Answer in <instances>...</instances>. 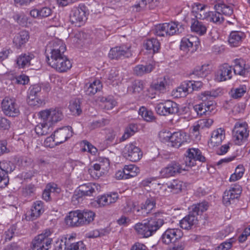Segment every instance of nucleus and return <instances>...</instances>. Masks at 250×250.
Returning <instances> with one entry per match:
<instances>
[{"label":"nucleus","instance_id":"c756f323","mask_svg":"<svg viewBox=\"0 0 250 250\" xmlns=\"http://www.w3.org/2000/svg\"><path fill=\"white\" fill-rule=\"evenodd\" d=\"M168 81V79L166 77L159 78L151 83L150 88L152 90L164 93L166 91Z\"/></svg>","mask_w":250,"mask_h":250},{"label":"nucleus","instance_id":"c03bdc74","mask_svg":"<svg viewBox=\"0 0 250 250\" xmlns=\"http://www.w3.org/2000/svg\"><path fill=\"white\" fill-rule=\"evenodd\" d=\"M108 79L113 85H118L123 80L121 76L119 75L118 70L115 68H112L109 71Z\"/></svg>","mask_w":250,"mask_h":250},{"label":"nucleus","instance_id":"7ed1b4c3","mask_svg":"<svg viewBox=\"0 0 250 250\" xmlns=\"http://www.w3.org/2000/svg\"><path fill=\"white\" fill-rule=\"evenodd\" d=\"M66 46L63 42L58 39H55L50 41L46 47L47 62H50L64 56Z\"/></svg>","mask_w":250,"mask_h":250},{"label":"nucleus","instance_id":"052dcab7","mask_svg":"<svg viewBox=\"0 0 250 250\" xmlns=\"http://www.w3.org/2000/svg\"><path fill=\"white\" fill-rule=\"evenodd\" d=\"M69 243L66 238H62L56 242L55 250H68Z\"/></svg>","mask_w":250,"mask_h":250},{"label":"nucleus","instance_id":"a878e982","mask_svg":"<svg viewBox=\"0 0 250 250\" xmlns=\"http://www.w3.org/2000/svg\"><path fill=\"white\" fill-rule=\"evenodd\" d=\"M186 187L185 184L181 181L175 179L171 182L164 184L160 188L161 190H166L167 188L170 189L174 193L180 192Z\"/></svg>","mask_w":250,"mask_h":250},{"label":"nucleus","instance_id":"72a5a7b5","mask_svg":"<svg viewBox=\"0 0 250 250\" xmlns=\"http://www.w3.org/2000/svg\"><path fill=\"white\" fill-rule=\"evenodd\" d=\"M187 137L185 132H175L172 133L170 143L172 146L178 147L187 141Z\"/></svg>","mask_w":250,"mask_h":250},{"label":"nucleus","instance_id":"5701e85b","mask_svg":"<svg viewBox=\"0 0 250 250\" xmlns=\"http://www.w3.org/2000/svg\"><path fill=\"white\" fill-rule=\"evenodd\" d=\"M102 87V84L99 80L92 79L85 84L84 91L87 95H93L100 91Z\"/></svg>","mask_w":250,"mask_h":250},{"label":"nucleus","instance_id":"338daca9","mask_svg":"<svg viewBox=\"0 0 250 250\" xmlns=\"http://www.w3.org/2000/svg\"><path fill=\"white\" fill-rule=\"evenodd\" d=\"M56 139L54 136H52L47 137L44 142V145L45 147L53 148L55 146L59 144L55 141Z\"/></svg>","mask_w":250,"mask_h":250},{"label":"nucleus","instance_id":"4c0bfd02","mask_svg":"<svg viewBox=\"0 0 250 250\" xmlns=\"http://www.w3.org/2000/svg\"><path fill=\"white\" fill-rule=\"evenodd\" d=\"M80 216L82 223V226H85L92 222L95 217V213L91 210H80Z\"/></svg>","mask_w":250,"mask_h":250},{"label":"nucleus","instance_id":"9d476101","mask_svg":"<svg viewBox=\"0 0 250 250\" xmlns=\"http://www.w3.org/2000/svg\"><path fill=\"white\" fill-rule=\"evenodd\" d=\"M125 158L131 162H138L143 156L141 149L133 143L127 144L123 150Z\"/></svg>","mask_w":250,"mask_h":250},{"label":"nucleus","instance_id":"393cba45","mask_svg":"<svg viewBox=\"0 0 250 250\" xmlns=\"http://www.w3.org/2000/svg\"><path fill=\"white\" fill-rule=\"evenodd\" d=\"M70 126H65L60 128L54 132V137H55L57 143L59 144L65 142L68 138L72 135Z\"/></svg>","mask_w":250,"mask_h":250},{"label":"nucleus","instance_id":"864d4df0","mask_svg":"<svg viewBox=\"0 0 250 250\" xmlns=\"http://www.w3.org/2000/svg\"><path fill=\"white\" fill-rule=\"evenodd\" d=\"M69 108L70 111L73 115H79L82 112L80 107V101L78 99H75L71 101Z\"/></svg>","mask_w":250,"mask_h":250},{"label":"nucleus","instance_id":"37998d69","mask_svg":"<svg viewBox=\"0 0 250 250\" xmlns=\"http://www.w3.org/2000/svg\"><path fill=\"white\" fill-rule=\"evenodd\" d=\"M154 68L153 65L151 64L146 65L139 64L134 67V72L137 76H141L151 72L154 69Z\"/></svg>","mask_w":250,"mask_h":250},{"label":"nucleus","instance_id":"6e6552de","mask_svg":"<svg viewBox=\"0 0 250 250\" xmlns=\"http://www.w3.org/2000/svg\"><path fill=\"white\" fill-rule=\"evenodd\" d=\"M155 111L160 115L167 116L178 112L177 104L170 100H164L157 103L155 106Z\"/></svg>","mask_w":250,"mask_h":250},{"label":"nucleus","instance_id":"e433bc0d","mask_svg":"<svg viewBox=\"0 0 250 250\" xmlns=\"http://www.w3.org/2000/svg\"><path fill=\"white\" fill-rule=\"evenodd\" d=\"M190 28L192 32L199 36H202L206 33L207 26L202 21L197 20H193L192 21Z\"/></svg>","mask_w":250,"mask_h":250},{"label":"nucleus","instance_id":"a19ab883","mask_svg":"<svg viewBox=\"0 0 250 250\" xmlns=\"http://www.w3.org/2000/svg\"><path fill=\"white\" fill-rule=\"evenodd\" d=\"M165 23L167 35L171 36L182 32L183 27L181 24L175 22Z\"/></svg>","mask_w":250,"mask_h":250},{"label":"nucleus","instance_id":"cd10ccee","mask_svg":"<svg viewBox=\"0 0 250 250\" xmlns=\"http://www.w3.org/2000/svg\"><path fill=\"white\" fill-rule=\"evenodd\" d=\"M100 186L97 184L88 183L81 185L79 187V191L81 195L90 196L93 193L98 191L100 189Z\"/></svg>","mask_w":250,"mask_h":250},{"label":"nucleus","instance_id":"2f4dec72","mask_svg":"<svg viewBox=\"0 0 250 250\" xmlns=\"http://www.w3.org/2000/svg\"><path fill=\"white\" fill-rule=\"evenodd\" d=\"M34 57V55L32 53H22L17 58L16 63L20 68L28 67L31 64V61Z\"/></svg>","mask_w":250,"mask_h":250},{"label":"nucleus","instance_id":"473e14b6","mask_svg":"<svg viewBox=\"0 0 250 250\" xmlns=\"http://www.w3.org/2000/svg\"><path fill=\"white\" fill-rule=\"evenodd\" d=\"M190 83H188L187 81L184 82L176 89L173 90L172 94L176 98L184 97L191 93Z\"/></svg>","mask_w":250,"mask_h":250},{"label":"nucleus","instance_id":"13d9d810","mask_svg":"<svg viewBox=\"0 0 250 250\" xmlns=\"http://www.w3.org/2000/svg\"><path fill=\"white\" fill-rule=\"evenodd\" d=\"M83 150L87 151L93 155H96L98 153V149L96 147L87 141L83 142Z\"/></svg>","mask_w":250,"mask_h":250},{"label":"nucleus","instance_id":"a211bd4d","mask_svg":"<svg viewBox=\"0 0 250 250\" xmlns=\"http://www.w3.org/2000/svg\"><path fill=\"white\" fill-rule=\"evenodd\" d=\"M48 64L59 72H66L72 67L71 62L66 56L50 62Z\"/></svg>","mask_w":250,"mask_h":250},{"label":"nucleus","instance_id":"09e8293b","mask_svg":"<svg viewBox=\"0 0 250 250\" xmlns=\"http://www.w3.org/2000/svg\"><path fill=\"white\" fill-rule=\"evenodd\" d=\"M139 114L146 122H152L155 120L153 112L148 110L144 106H142L140 108Z\"/></svg>","mask_w":250,"mask_h":250},{"label":"nucleus","instance_id":"8fccbe9b","mask_svg":"<svg viewBox=\"0 0 250 250\" xmlns=\"http://www.w3.org/2000/svg\"><path fill=\"white\" fill-rule=\"evenodd\" d=\"M144 88L142 82L137 80L134 81L132 85L128 87V92L131 94H137L141 93Z\"/></svg>","mask_w":250,"mask_h":250},{"label":"nucleus","instance_id":"ddd939ff","mask_svg":"<svg viewBox=\"0 0 250 250\" xmlns=\"http://www.w3.org/2000/svg\"><path fill=\"white\" fill-rule=\"evenodd\" d=\"M242 192V188L238 185L231 186L226 190L223 194V203L226 206H229L233 203L234 200L238 199Z\"/></svg>","mask_w":250,"mask_h":250},{"label":"nucleus","instance_id":"69168bd1","mask_svg":"<svg viewBox=\"0 0 250 250\" xmlns=\"http://www.w3.org/2000/svg\"><path fill=\"white\" fill-rule=\"evenodd\" d=\"M198 125L201 129L209 127L213 124V121L211 119H203L198 121Z\"/></svg>","mask_w":250,"mask_h":250},{"label":"nucleus","instance_id":"0eeeda50","mask_svg":"<svg viewBox=\"0 0 250 250\" xmlns=\"http://www.w3.org/2000/svg\"><path fill=\"white\" fill-rule=\"evenodd\" d=\"M38 116L41 121L48 122L52 125L60 121L63 117L62 111L59 108H49L41 111Z\"/></svg>","mask_w":250,"mask_h":250},{"label":"nucleus","instance_id":"c85d7f7f","mask_svg":"<svg viewBox=\"0 0 250 250\" xmlns=\"http://www.w3.org/2000/svg\"><path fill=\"white\" fill-rule=\"evenodd\" d=\"M29 39L28 32L25 30H22L15 36L13 42L15 47L19 49L24 45Z\"/></svg>","mask_w":250,"mask_h":250},{"label":"nucleus","instance_id":"dca6fc26","mask_svg":"<svg viewBox=\"0 0 250 250\" xmlns=\"http://www.w3.org/2000/svg\"><path fill=\"white\" fill-rule=\"evenodd\" d=\"M233 76L232 68L228 63L220 65L215 74L214 80L216 82H223L230 80Z\"/></svg>","mask_w":250,"mask_h":250},{"label":"nucleus","instance_id":"ea45409f","mask_svg":"<svg viewBox=\"0 0 250 250\" xmlns=\"http://www.w3.org/2000/svg\"><path fill=\"white\" fill-rule=\"evenodd\" d=\"M248 88L246 84H240L234 87L230 91L231 97L235 99L242 98L248 91Z\"/></svg>","mask_w":250,"mask_h":250},{"label":"nucleus","instance_id":"3c124183","mask_svg":"<svg viewBox=\"0 0 250 250\" xmlns=\"http://www.w3.org/2000/svg\"><path fill=\"white\" fill-rule=\"evenodd\" d=\"M210 72L208 65H203L201 66L196 67L193 71V74L198 77L204 78L206 77Z\"/></svg>","mask_w":250,"mask_h":250},{"label":"nucleus","instance_id":"bf43d9fd","mask_svg":"<svg viewBox=\"0 0 250 250\" xmlns=\"http://www.w3.org/2000/svg\"><path fill=\"white\" fill-rule=\"evenodd\" d=\"M105 231L104 229H95L86 233L85 236L88 238H96L104 235Z\"/></svg>","mask_w":250,"mask_h":250},{"label":"nucleus","instance_id":"b1692460","mask_svg":"<svg viewBox=\"0 0 250 250\" xmlns=\"http://www.w3.org/2000/svg\"><path fill=\"white\" fill-rule=\"evenodd\" d=\"M232 70L236 75L245 77L250 72V66L243 60L236 59L234 61V65Z\"/></svg>","mask_w":250,"mask_h":250},{"label":"nucleus","instance_id":"6ab92c4d","mask_svg":"<svg viewBox=\"0 0 250 250\" xmlns=\"http://www.w3.org/2000/svg\"><path fill=\"white\" fill-rule=\"evenodd\" d=\"M199 44L198 38L196 36L187 35L181 41L180 48L185 51H188L193 47H196Z\"/></svg>","mask_w":250,"mask_h":250},{"label":"nucleus","instance_id":"e2e57ef3","mask_svg":"<svg viewBox=\"0 0 250 250\" xmlns=\"http://www.w3.org/2000/svg\"><path fill=\"white\" fill-rule=\"evenodd\" d=\"M155 34L158 36H167L166 23L157 25L155 28Z\"/></svg>","mask_w":250,"mask_h":250},{"label":"nucleus","instance_id":"0e129e2a","mask_svg":"<svg viewBox=\"0 0 250 250\" xmlns=\"http://www.w3.org/2000/svg\"><path fill=\"white\" fill-rule=\"evenodd\" d=\"M171 135L172 133L167 130H163L159 134L160 139L163 142L170 143Z\"/></svg>","mask_w":250,"mask_h":250},{"label":"nucleus","instance_id":"f3484780","mask_svg":"<svg viewBox=\"0 0 250 250\" xmlns=\"http://www.w3.org/2000/svg\"><path fill=\"white\" fill-rule=\"evenodd\" d=\"M183 235L182 231L178 229H168L161 237L162 242L165 244H169L175 242L181 238Z\"/></svg>","mask_w":250,"mask_h":250},{"label":"nucleus","instance_id":"4be33fe9","mask_svg":"<svg viewBox=\"0 0 250 250\" xmlns=\"http://www.w3.org/2000/svg\"><path fill=\"white\" fill-rule=\"evenodd\" d=\"M246 38L245 32L241 31H232L229 36L228 42L232 47H238Z\"/></svg>","mask_w":250,"mask_h":250},{"label":"nucleus","instance_id":"bb28decb","mask_svg":"<svg viewBox=\"0 0 250 250\" xmlns=\"http://www.w3.org/2000/svg\"><path fill=\"white\" fill-rule=\"evenodd\" d=\"M207 6L199 3H195L192 6V12L196 19L208 21L210 11H206Z\"/></svg>","mask_w":250,"mask_h":250},{"label":"nucleus","instance_id":"f03ea898","mask_svg":"<svg viewBox=\"0 0 250 250\" xmlns=\"http://www.w3.org/2000/svg\"><path fill=\"white\" fill-rule=\"evenodd\" d=\"M155 201L153 197L147 198L144 203H142L137 208L132 201L128 200L123 210L125 213H134L139 216L145 217L151 212L155 208Z\"/></svg>","mask_w":250,"mask_h":250},{"label":"nucleus","instance_id":"603ef678","mask_svg":"<svg viewBox=\"0 0 250 250\" xmlns=\"http://www.w3.org/2000/svg\"><path fill=\"white\" fill-rule=\"evenodd\" d=\"M208 207V203L203 202L192 206L191 212L196 216L207 210Z\"/></svg>","mask_w":250,"mask_h":250},{"label":"nucleus","instance_id":"4d7b16f0","mask_svg":"<svg viewBox=\"0 0 250 250\" xmlns=\"http://www.w3.org/2000/svg\"><path fill=\"white\" fill-rule=\"evenodd\" d=\"M236 241L235 238L232 237L221 244L216 248V250H229L232 245Z\"/></svg>","mask_w":250,"mask_h":250},{"label":"nucleus","instance_id":"680f3d73","mask_svg":"<svg viewBox=\"0 0 250 250\" xmlns=\"http://www.w3.org/2000/svg\"><path fill=\"white\" fill-rule=\"evenodd\" d=\"M98 162L99 163H96V164L99 166L100 168H102L105 172L106 171L110 166L109 160L106 158L100 157L98 159Z\"/></svg>","mask_w":250,"mask_h":250},{"label":"nucleus","instance_id":"1a4fd4ad","mask_svg":"<svg viewBox=\"0 0 250 250\" xmlns=\"http://www.w3.org/2000/svg\"><path fill=\"white\" fill-rule=\"evenodd\" d=\"M197 160L203 162L206 161V158L198 148H188L186 151L184 158L185 167L188 169V168L194 166Z\"/></svg>","mask_w":250,"mask_h":250},{"label":"nucleus","instance_id":"58836bf2","mask_svg":"<svg viewBox=\"0 0 250 250\" xmlns=\"http://www.w3.org/2000/svg\"><path fill=\"white\" fill-rule=\"evenodd\" d=\"M145 49L153 53L158 52L160 48V43L158 40L152 38L146 41L144 43Z\"/></svg>","mask_w":250,"mask_h":250},{"label":"nucleus","instance_id":"aec40b11","mask_svg":"<svg viewBox=\"0 0 250 250\" xmlns=\"http://www.w3.org/2000/svg\"><path fill=\"white\" fill-rule=\"evenodd\" d=\"M225 138V131L222 128L213 130L211 134L210 138L208 142L210 147H214L220 145Z\"/></svg>","mask_w":250,"mask_h":250},{"label":"nucleus","instance_id":"6e6d98bb","mask_svg":"<svg viewBox=\"0 0 250 250\" xmlns=\"http://www.w3.org/2000/svg\"><path fill=\"white\" fill-rule=\"evenodd\" d=\"M14 169V166L10 162L3 161L0 162V171L5 172L8 175V173H11Z\"/></svg>","mask_w":250,"mask_h":250},{"label":"nucleus","instance_id":"39448f33","mask_svg":"<svg viewBox=\"0 0 250 250\" xmlns=\"http://www.w3.org/2000/svg\"><path fill=\"white\" fill-rule=\"evenodd\" d=\"M249 135L248 125L245 122L236 123L232 131L233 139L235 144L240 146L246 141Z\"/></svg>","mask_w":250,"mask_h":250},{"label":"nucleus","instance_id":"423d86ee","mask_svg":"<svg viewBox=\"0 0 250 250\" xmlns=\"http://www.w3.org/2000/svg\"><path fill=\"white\" fill-rule=\"evenodd\" d=\"M51 234L49 229H46L35 237L32 242V250H48L52 241L50 238Z\"/></svg>","mask_w":250,"mask_h":250},{"label":"nucleus","instance_id":"9b49d317","mask_svg":"<svg viewBox=\"0 0 250 250\" xmlns=\"http://www.w3.org/2000/svg\"><path fill=\"white\" fill-rule=\"evenodd\" d=\"M1 108L4 113L10 117H16L20 114L19 105L15 99L5 97L1 103Z\"/></svg>","mask_w":250,"mask_h":250},{"label":"nucleus","instance_id":"5fc2aeb1","mask_svg":"<svg viewBox=\"0 0 250 250\" xmlns=\"http://www.w3.org/2000/svg\"><path fill=\"white\" fill-rule=\"evenodd\" d=\"M88 172L91 176L95 179L99 178L105 172L102 168H100L99 166L97 164H94L91 167L89 168Z\"/></svg>","mask_w":250,"mask_h":250},{"label":"nucleus","instance_id":"f704fd0d","mask_svg":"<svg viewBox=\"0 0 250 250\" xmlns=\"http://www.w3.org/2000/svg\"><path fill=\"white\" fill-rule=\"evenodd\" d=\"M53 125L48 122L42 121L35 127V131L38 136L46 135L53 131Z\"/></svg>","mask_w":250,"mask_h":250},{"label":"nucleus","instance_id":"f257e3e1","mask_svg":"<svg viewBox=\"0 0 250 250\" xmlns=\"http://www.w3.org/2000/svg\"><path fill=\"white\" fill-rule=\"evenodd\" d=\"M164 224L163 219L153 217L136 224L134 228L139 235L147 238L153 235Z\"/></svg>","mask_w":250,"mask_h":250},{"label":"nucleus","instance_id":"412c9836","mask_svg":"<svg viewBox=\"0 0 250 250\" xmlns=\"http://www.w3.org/2000/svg\"><path fill=\"white\" fill-rule=\"evenodd\" d=\"M65 222L69 227H81L80 210L70 211L65 218Z\"/></svg>","mask_w":250,"mask_h":250},{"label":"nucleus","instance_id":"79ce46f5","mask_svg":"<svg viewBox=\"0 0 250 250\" xmlns=\"http://www.w3.org/2000/svg\"><path fill=\"white\" fill-rule=\"evenodd\" d=\"M222 94L223 91L221 88L205 91L201 94V99L203 102H206L208 100H212L213 98L219 96Z\"/></svg>","mask_w":250,"mask_h":250},{"label":"nucleus","instance_id":"49530a36","mask_svg":"<svg viewBox=\"0 0 250 250\" xmlns=\"http://www.w3.org/2000/svg\"><path fill=\"white\" fill-rule=\"evenodd\" d=\"M138 131V126L137 125L134 124H131L128 125L125 129V132L121 140L124 141L131 136H133Z\"/></svg>","mask_w":250,"mask_h":250},{"label":"nucleus","instance_id":"f8f14e48","mask_svg":"<svg viewBox=\"0 0 250 250\" xmlns=\"http://www.w3.org/2000/svg\"><path fill=\"white\" fill-rule=\"evenodd\" d=\"M130 44H122L111 48L108 53V57L111 59L118 60L124 58H128L132 56Z\"/></svg>","mask_w":250,"mask_h":250},{"label":"nucleus","instance_id":"c9c22d12","mask_svg":"<svg viewBox=\"0 0 250 250\" xmlns=\"http://www.w3.org/2000/svg\"><path fill=\"white\" fill-rule=\"evenodd\" d=\"M198 221L197 217L191 212L180 221V227L185 229H189Z\"/></svg>","mask_w":250,"mask_h":250},{"label":"nucleus","instance_id":"7c9ffc66","mask_svg":"<svg viewBox=\"0 0 250 250\" xmlns=\"http://www.w3.org/2000/svg\"><path fill=\"white\" fill-rule=\"evenodd\" d=\"M44 211L43 203L41 201L34 203L28 216L29 219L34 220L38 218Z\"/></svg>","mask_w":250,"mask_h":250},{"label":"nucleus","instance_id":"774afa93","mask_svg":"<svg viewBox=\"0 0 250 250\" xmlns=\"http://www.w3.org/2000/svg\"><path fill=\"white\" fill-rule=\"evenodd\" d=\"M208 100V101L204 102V103L203 104H204V107L206 110V112H211L214 110L216 105L215 102L212 100L210 99Z\"/></svg>","mask_w":250,"mask_h":250},{"label":"nucleus","instance_id":"de8ad7c7","mask_svg":"<svg viewBox=\"0 0 250 250\" xmlns=\"http://www.w3.org/2000/svg\"><path fill=\"white\" fill-rule=\"evenodd\" d=\"M124 168L127 179L136 176L140 172L139 168L134 165H125Z\"/></svg>","mask_w":250,"mask_h":250},{"label":"nucleus","instance_id":"4468645a","mask_svg":"<svg viewBox=\"0 0 250 250\" xmlns=\"http://www.w3.org/2000/svg\"><path fill=\"white\" fill-rule=\"evenodd\" d=\"M186 170H188V169L185 166L181 165L177 162H172L167 167L163 168L160 171V174L161 177L167 178Z\"/></svg>","mask_w":250,"mask_h":250},{"label":"nucleus","instance_id":"a18cd8bd","mask_svg":"<svg viewBox=\"0 0 250 250\" xmlns=\"http://www.w3.org/2000/svg\"><path fill=\"white\" fill-rule=\"evenodd\" d=\"M99 101L103 103L105 109L111 110L116 105L117 102L112 96L100 97Z\"/></svg>","mask_w":250,"mask_h":250},{"label":"nucleus","instance_id":"20e7f679","mask_svg":"<svg viewBox=\"0 0 250 250\" xmlns=\"http://www.w3.org/2000/svg\"><path fill=\"white\" fill-rule=\"evenodd\" d=\"M215 11H210L208 21L220 24L224 21L222 14L230 16L233 13L232 6L228 5L222 0H219L214 5Z\"/></svg>","mask_w":250,"mask_h":250},{"label":"nucleus","instance_id":"2eb2a0df","mask_svg":"<svg viewBox=\"0 0 250 250\" xmlns=\"http://www.w3.org/2000/svg\"><path fill=\"white\" fill-rule=\"evenodd\" d=\"M70 20L71 22L80 26L87 20L85 7H75L72 8L70 14Z\"/></svg>","mask_w":250,"mask_h":250}]
</instances>
